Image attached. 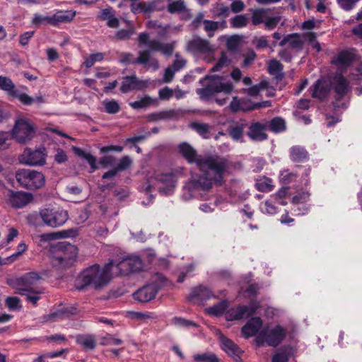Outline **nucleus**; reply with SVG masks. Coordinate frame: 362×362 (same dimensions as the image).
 <instances>
[{
    "label": "nucleus",
    "mask_w": 362,
    "mask_h": 362,
    "mask_svg": "<svg viewBox=\"0 0 362 362\" xmlns=\"http://www.w3.org/2000/svg\"><path fill=\"white\" fill-rule=\"evenodd\" d=\"M230 162L224 157L209 156L199 161V168L202 171L199 175L192 176L183 187L182 197L189 200L200 196L201 192L209 191L216 183L221 185L224 176L229 172Z\"/></svg>",
    "instance_id": "obj_1"
},
{
    "label": "nucleus",
    "mask_w": 362,
    "mask_h": 362,
    "mask_svg": "<svg viewBox=\"0 0 362 362\" xmlns=\"http://www.w3.org/2000/svg\"><path fill=\"white\" fill-rule=\"evenodd\" d=\"M139 47H146L148 49L139 52L138 57L135 61H132V54L129 52H122L119 54V62L124 64L130 63L144 65L146 69H152L156 71L158 69V61L151 57V52H160L164 55L171 56L176 46L175 42L163 43L158 39H150L149 35L144 32L138 36Z\"/></svg>",
    "instance_id": "obj_2"
},
{
    "label": "nucleus",
    "mask_w": 362,
    "mask_h": 362,
    "mask_svg": "<svg viewBox=\"0 0 362 362\" xmlns=\"http://www.w3.org/2000/svg\"><path fill=\"white\" fill-rule=\"evenodd\" d=\"M113 266V262H110L103 267L98 264L87 267L78 276V281L81 284L77 286V289L83 290L86 287H91L95 290L103 288L112 279Z\"/></svg>",
    "instance_id": "obj_3"
},
{
    "label": "nucleus",
    "mask_w": 362,
    "mask_h": 362,
    "mask_svg": "<svg viewBox=\"0 0 362 362\" xmlns=\"http://www.w3.org/2000/svg\"><path fill=\"white\" fill-rule=\"evenodd\" d=\"M207 83L202 88L197 90L202 100H209L218 93L229 94L233 89V84L221 76L206 77Z\"/></svg>",
    "instance_id": "obj_4"
},
{
    "label": "nucleus",
    "mask_w": 362,
    "mask_h": 362,
    "mask_svg": "<svg viewBox=\"0 0 362 362\" xmlns=\"http://www.w3.org/2000/svg\"><path fill=\"white\" fill-rule=\"evenodd\" d=\"M78 256V248L71 244L63 243L57 247V253L52 258L54 267L66 269L74 264Z\"/></svg>",
    "instance_id": "obj_5"
},
{
    "label": "nucleus",
    "mask_w": 362,
    "mask_h": 362,
    "mask_svg": "<svg viewBox=\"0 0 362 362\" xmlns=\"http://www.w3.org/2000/svg\"><path fill=\"white\" fill-rule=\"evenodd\" d=\"M39 216L44 225L52 228L63 226L69 218L67 211L60 207L41 209Z\"/></svg>",
    "instance_id": "obj_6"
},
{
    "label": "nucleus",
    "mask_w": 362,
    "mask_h": 362,
    "mask_svg": "<svg viewBox=\"0 0 362 362\" xmlns=\"http://www.w3.org/2000/svg\"><path fill=\"white\" fill-rule=\"evenodd\" d=\"M16 179L21 186L28 189H39L45 183V177L42 173L30 169L18 170L16 173Z\"/></svg>",
    "instance_id": "obj_7"
},
{
    "label": "nucleus",
    "mask_w": 362,
    "mask_h": 362,
    "mask_svg": "<svg viewBox=\"0 0 362 362\" xmlns=\"http://www.w3.org/2000/svg\"><path fill=\"white\" fill-rule=\"evenodd\" d=\"M214 47L206 39L194 36L186 42L185 51L197 57H209L214 52Z\"/></svg>",
    "instance_id": "obj_8"
},
{
    "label": "nucleus",
    "mask_w": 362,
    "mask_h": 362,
    "mask_svg": "<svg viewBox=\"0 0 362 362\" xmlns=\"http://www.w3.org/2000/svg\"><path fill=\"white\" fill-rule=\"evenodd\" d=\"M36 133V127L26 119L17 120L13 129V137L17 142L25 144L31 141Z\"/></svg>",
    "instance_id": "obj_9"
},
{
    "label": "nucleus",
    "mask_w": 362,
    "mask_h": 362,
    "mask_svg": "<svg viewBox=\"0 0 362 362\" xmlns=\"http://www.w3.org/2000/svg\"><path fill=\"white\" fill-rule=\"evenodd\" d=\"M286 330L280 325L263 330L257 337L258 341L265 342L273 347L279 346L285 339Z\"/></svg>",
    "instance_id": "obj_10"
},
{
    "label": "nucleus",
    "mask_w": 362,
    "mask_h": 362,
    "mask_svg": "<svg viewBox=\"0 0 362 362\" xmlns=\"http://www.w3.org/2000/svg\"><path fill=\"white\" fill-rule=\"evenodd\" d=\"M155 182L165 186L166 187L163 189L159 187V190H163L165 193H168V192L175 187L177 178L175 175L172 172L168 173H157L155 175L154 177H151L148 180L144 186V190L147 192H150L151 188L154 186Z\"/></svg>",
    "instance_id": "obj_11"
},
{
    "label": "nucleus",
    "mask_w": 362,
    "mask_h": 362,
    "mask_svg": "<svg viewBox=\"0 0 362 362\" xmlns=\"http://www.w3.org/2000/svg\"><path fill=\"white\" fill-rule=\"evenodd\" d=\"M259 308V302L252 300L249 305H239L229 309L226 314V317L228 320H242L255 314Z\"/></svg>",
    "instance_id": "obj_12"
},
{
    "label": "nucleus",
    "mask_w": 362,
    "mask_h": 362,
    "mask_svg": "<svg viewBox=\"0 0 362 362\" xmlns=\"http://www.w3.org/2000/svg\"><path fill=\"white\" fill-rule=\"evenodd\" d=\"M45 148L32 150L27 148L20 156L19 160L21 163L28 165H42L45 163Z\"/></svg>",
    "instance_id": "obj_13"
},
{
    "label": "nucleus",
    "mask_w": 362,
    "mask_h": 362,
    "mask_svg": "<svg viewBox=\"0 0 362 362\" xmlns=\"http://www.w3.org/2000/svg\"><path fill=\"white\" fill-rule=\"evenodd\" d=\"M143 262L139 256H129L115 265V269L121 275H128L141 270Z\"/></svg>",
    "instance_id": "obj_14"
},
{
    "label": "nucleus",
    "mask_w": 362,
    "mask_h": 362,
    "mask_svg": "<svg viewBox=\"0 0 362 362\" xmlns=\"http://www.w3.org/2000/svg\"><path fill=\"white\" fill-rule=\"evenodd\" d=\"M40 279L37 272H29L16 280L15 288L20 295H25V292H31L33 286Z\"/></svg>",
    "instance_id": "obj_15"
},
{
    "label": "nucleus",
    "mask_w": 362,
    "mask_h": 362,
    "mask_svg": "<svg viewBox=\"0 0 362 362\" xmlns=\"http://www.w3.org/2000/svg\"><path fill=\"white\" fill-rule=\"evenodd\" d=\"M149 80H142L135 74L127 76L122 78L120 90L123 93H127L133 90H141L149 86Z\"/></svg>",
    "instance_id": "obj_16"
},
{
    "label": "nucleus",
    "mask_w": 362,
    "mask_h": 362,
    "mask_svg": "<svg viewBox=\"0 0 362 362\" xmlns=\"http://www.w3.org/2000/svg\"><path fill=\"white\" fill-rule=\"evenodd\" d=\"M271 103L269 101L254 103L249 99H238L237 97H234L230 104V107L233 112L252 111L262 107H269Z\"/></svg>",
    "instance_id": "obj_17"
},
{
    "label": "nucleus",
    "mask_w": 362,
    "mask_h": 362,
    "mask_svg": "<svg viewBox=\"0 0 362 362\" xmlns=\"http://www.w3.org/2000/svg\"><path fill=\"white\" fill-rule=\"evenodd\" d=\"M267 124L255 122L251 123L247 132V136L253 141L261 142L268 139Z\"/></svg>",
    "instance_id": "obj_18"
},
{
    "label": "nucleus",
    "mask_w": 362,
    "mask_h": 362,
    "mask_svg": "<svg viewBox=\"0 0 362 362\" xmlns=\"http://www.w3.org/2000/svg\"><path fill=\"white\" fill-rule=\"evenodd\" d=\"M33 200V195L28 192H14L10 190L8 194V202L9 204L16 209L25 206Z\"/></svg>",
    "instance_id": "obj_19"
},
{
    "label": "nucleus",
    "mask_w": 362,
    "mask_h": 362,
    "mask_svg": "<svg viewBox=\"0 0 362 362\" xmlns=\"http://www.w3.org/2000/svg\"><path fill=\"white\" fill-rule=\"evenodd\" d=\"M159 289L160 287L157 284H148L136 291L134 293V298L142 303L148 302L156 297Z\"/></svg>",
    "instance_id": "obj_20"
},
{
    "label": "nucleus",
    "mask_w": 362,
    "mask_h": 362,
    "mask_svg": "<svg viewBox=\"0 0 362 362\" xmlns=\"http://www.w3.org/2000/svg\"><path fill=\"white\" fill-rule=\"evenodd\" d=\"M310 90L313 98L323 100L329 95L330 84L324 79H319L310 87Z\"/></svg>",
    "instance_id": "obj_21"
},
{
    "label": "nucleus",
    "mask_w": 362,
    "mask_h": 362,
    "mask_svg": "<svg viewBox=\"0 0 362 362\" xmlns=\"http://www.w3.org/2000/svg\"><path fill=\"white\" fill-rule=\"evenodd\" d=\"M179 151L189 163H195L199 168V161L203 158L197 154V151L188 143L182 142L179 145Z\"/></svg>",
    "instance_id": "obj_22"
},
{
    "label": "nucleus",
    "mask_w": 362,
    "mask_h": 362,
    "mask_svg": "<svg viewBox=\"0 0 362 362\" xmlns=\"http://www.w3.org/2000/svg\"><path fill=\"white\" fill-rule=\"evenodd\" d=\"M214 297L212 292L206 287L199 286L194 288L188 296V300L194 303L206 301Z\"/></svg>",
    "instance_id": "obj_23"
},
{
    "label": "nucleus",
    "mask_w": 362,
    "mask_h": 362,
    "mask_svg": "<svg viewBox=\"0 0 362 362\" xmlns=\"http://www.w3.org/2000/svg\"><path fill=\"white\" fill-rule=\"evenodd\" d=\"M262 320L256 317L250 319L242 328V332L246 338L255 335L262 327Z\"/></svg>",
    "instance_id": "obj_24"
},
{
    "label": "nucleus",
    "mask_w": 362,
    "mask_h": 362,
    "mask_svg": "<svg viewBox=\"0 0 362 362\" xmlns=\"http://www.w3.org/2000/svg\"><path fill=\"white\" fill-rule=\"evenodd\" d=\"M332 86L339 97H344L350 90L348 81L341 74L334 76Z\"/></svg>",
    "instance_id": "obj_25"
},
{
    "label": "nucleus",
    "mask_w": 362,
    "mask_h": 362,
    "mask_svg": "<svg viewBox=\"0 0 362 362\" xmlns=\"http://www.w3.org/2000/svg\"><path fill=\"white\" fill-rule=\"evenodd\" d=\"M99 18L101 21H106L109 28H117L119 26V21L115 16V13L112 8L102 9Z\"/></svg>",
    "instance_id": "obj_26"
},
{
    "label": "nucleus",
    "mask_w": 362,
    "mask_h": 362,
    "mask_svg": "<svg viewBox=\"0 0 362 362\" xmlns=\"http://www.w3.org/2000/svg\"><path fill=\"white\" fill-rule=\"evenodd\" d=\"M355 57L356 53L354 49L345 50L341 52L336 59L332 60V62L343 66H348L351 64Z\"/></svg>",
    "instance_id": "obj_27"
},
{
    "label": "nucleus",
    "mask_w": 362,
    "mask_h": 362,
    "mask_svg": "<svg viewBox=\"0 0 362 362\" xmlns=\"http://www.w3.org/2000/svg\"><path fill=\"white\" fill-rule=\"evenodd\" d=\"M75 14L76 13L71 10L57 11L54 15H52L54 26H56L59 23L71 21L74 19Z\"/></svg>",
    "instance_id": "obj_28"
},
{
    "label": "nucleus",
    "mask_w": 362,
    "mask_h": 362,
    "mask_svg": "<svg viewBox=\"0 0 362 362\" xmlns=\"http://www.w3.org/2000/svg\"><path fill=\"white\" fill-rule=\"evenodd\" d=\"M76 341L86 350H93L96 346V339L93 335L79 334L76 336Z\"/></svg>",
    "instance_id": "obj_29"
},
{
    "label": "nucleus",
    "mask_w": 362,
    "mask_h": 362,
    "mask_svg": "<svg viewBox=\"0 0 362 362\" xmlns=\"http://www.w3.org/2000/svg\"><path fill=\"white\" fill-rule=\"evenodd\" d=\"M159 103L158 98L145 96L140 100L130 103L129 105L135 110L144 109L151 106H157Z\"/></svg>",
    "instance_id": "obj_30"
},
{
    "label": "nucleus",
    "mask_w": 362,
    "mask_h": 362,
    "mask_svg": "<svg viewBox=\"0 0 362 362\" xmlns=\"http://www.w3.org/2000/svg\"><path fill=\"white\" fill-rule=\"evenodd\" d=\"M286 44H288L291 48L301 49L303 45V40L299 34H291L285 37L279 42L280 46H284Z\"/></svg>",
    "instance_id": "obj_31"
},
{
    "label": "nucleus",
    "mask_w": 362,
    "mask_h": 362,
    "mask_svg": "<svg viewBox=\"0 0 362 362\" xmlns=\"http://www.w3.org/2000/svg\"><path fill=\"white\" fill-rule=\"evenodd\" d=\"M265 124H267V129H269L275 134L283 132L286 129L285 120L279 117H274L269 122H265Z\"/></svg>",
    "instance_id": "obj_32"
},
{
    "label": "nucleus",
    "mask_w": 362,
    "mask_h": 362,
    "mask_svg": "<svg viewBox=\"0 0 362 362\" xmlns=\"http://www.w3.org/2000/svg\"><path fill=\"white\" fill-rule=\"evenodd\" d=\"M222 349L230 356L239 358L240 351L238 346L230 339L223 337L221 339Z\"/></svg>",
    "instance_id": "obj_33"
},
{
    "label": "nucleus",
    "mask_w": 362,
    "mask_h": 362,
    "mask_svg": "<svg viewBox=\"0 0 362 362\" xmlns=\"http://www.w3.org/2000/svg\"><path fill=\"white\" fill-rule=\"evenodd\" d=\"M167 10L171 14L187 12L188 11L183 0H168Z\"/></svg>",
    "instance_id": "obj_34"
},
{
    "label": "nucleus",
    "mask_w": 362,
    "mask_h": 362,
    "mask_svg": "<svg viewBox=\"0 0 362 362\" xmlns=\"http://www.w3.org/2000/svg\"><path fill=\"white\" fill-rule=\"evenodd\" d=\"M308 152L300 146H294L290 148V157L293 161L300 162L306 158Z\"/></svg>",
    "instance_id": "obj_35"
},
{
    "label": "nucleus",
    "mask_w": 362,
    "mask_h": 362,
    "mask_svg": "<svg viewBox=\"0 0 362 362\" xmlns=\"http://www.w3.org/2000/svg\"><path fill=\"white\" fill-rule=\"evenodd\" d=\"M16 89L14 83L9 77L0 76V90L5 91L11 97Z\"/></svg>",
    "instance_id": "obj_36"
},
{
    "label": "nucleus",
    "mask_w": 362,
    "mask_h": 362,
    "mask_svg": "<svg viewBox=\"0 0 362 362\" xmlns=\"http://www.w3.org/2000/svg\"><path fill=\"white\" fill-rule=\"evenodd\" d=\"M265 88H268V81H262L257 85L252 86L247 89H244L243 91L250 96L256 97Z\"/></svg>",
    "instance_id": "obj_37"
},
{
    "label": "nucleus",
    "mask_w": 362,
    "mask_h": 362,
    "mask_svg": "<svg viewBox=\"0 0 362 362\" xmlns=\"http://www.w3.org/2000/svg\"><path fill=\"white\" fill-rule=\"evenodd\" d=\"M268 11H269L267 9L264 8L255 10L252 16V21L253 25H257L258 24L264 23L268 16Z\"/></svg>",
    "instance_id": "obj_38"
},
{
    "label": "nucleus",
    "mask_w": 362,
    "mask_h": 362,
    "mask_svg": "<svg viewBox=\"0 0 362 362\" xmlns=\"http://www.w3.org/2000/svg\"><path fill=\"white\" fill-rule=\"evenodd\" d=\"M190 127L204 139H209L210 137L209 132V127L208 124L199 122H192L190 124Z\"/></svg>",
    "instance_id": "obj_39"
},
{
    "label": "nucleus",
    "mask_w": 362,
    "mask_h": 362,
    "mask_svg": "<svg viewBox=\"0 0 362 362\" xmlns=\"http://www.w3.org/2000/svg\"><path fill=\"white\" fill-rule=\"evenodd\" d=\"M78 154L84 158L87 162L89 163V165H90V168H91V172H93L95 170H96L97 169H98V165H97V159L96 158L92 155L91 153H86L79 148H76Z\"/></svg>",
    "instance_id": "obj_40"
},
{
    "label": "nucleus",
    "mask_w": 362,
    "mask_h": 362,
    "mask_svg": "<svg viewBox=\"0 0 362 362\" xmlns=\"http://www.w3.org/2000/svg\"><path fill=\"white\" fill-rule=\"evenodd\" d=\"M228 308V303L226 300H222L214 305V306L207 308V312L210 315L218 316L223 314Z\"/></svg>",
    "instance_id": "obj_41"
},
{
    "label": "nucleus",
    "mask_w": 362,
    "mask_h": 362,
    "mask_svg": "<svg viewBox=\"0 0 362 362\" xmlns=\"http://www.w3.org/2000/svg\"><path fill=\"white\" fill-rule=\"evenodd\" d=\"M32 23H33V24H34L36 26H40L41 25H46V24L54 25L52 16H42L39 13L35 14V16L32 20Z\"/></svg>",
    "instance_id": "obj_42"
},
{
    "label": "nucleus",
    "mask_w": 362,
    "mask_h": 362,
    "mask_svg": "<svg viewBox=\"0 0 362 362\" xmlns=\"http://www.w3.org/2000/svg\"><path fill=\"white\" fill-rule=\"evenodd\" d=\"M135 33V28L133 25H130L128 29H121L118 30L115 37L119 40H126L129 39Z\"/></svg>",
    "instance_id": "obj_43"
},
{
    "label": "nucleus",
    "mask_w": 362,
    "mask_h": 362,
    "mask_svg": "<svg viewBox=\"0 0 362 362\" xmlns=\"http://www.w3.org/2000/svg\"><path fill=\"white\" fill-rule=\"evenodd\" d=\"M148 13L155 11H162L165 8H168V0H154L153 1L147 2Z\"/></svg>",
    "instance_id": "obj_44"
},
{
    "label": "nucleus",
    "mask_w": 362,
    "mask_h": 362,
    "mask_svg": "<svg viewBox=\"0 0 362 362\" xmlns=\"http://www.w3.org/2000/svg\"><path fill=\"white\" fill-rule=\"evenodd\" d=\"M248 21V18L245 15H237L230 19V24L233 28H241L245 27Z\"/></svg>",
    "instance_id": "obj_45"
},
{
    "label": "nucleus",
    "mask_w": 362,
    "mask_h": 362,
    "mask_svg": "<svg viewBox=\"0 0 362 362\" xmlns=\"http://www.w3.org/2000/svg\"><path fill=\"white\" fill-rule=\"evenodd\" d=\"M283 69L282 64L277 60H271L269 63L268 71L269 74L276 75L278 78L279 76H281V71Z\"/></svg>",
    "instance_id": "obj_46"
},
{
    "label": "nucleus",
    "mask_w": 362,
    "mask_h": 362,
    "mask_svg": "<svg viewBox=\"0 0 362 362\" xmlns=\"http://www.w3.org/2000/svg\"><path fill=\"white\" fill-rule=\"evenodd\" d=\"M219 28L218 22L204 20V28L207 33L209 37H212L214 35V32Z\"/></svg>",
    "instance_id": "obj_47"
},
{
    "label": "nucleus",
    "mask_w": 362,
    "mask_h": 362,
    "mask_svg": "<svg viewBox=\"0 0 362 362\" xmlns=\"http://www.w3.org/2000/svg\"><path fill=\"white\" fill-rule=\"evenodd\" d=\"M104 59V54L101 52L91 54L86 58L84 65L87 68L92 67L96 62H101Z\"/></svg>",
    "instance_id": "obj_48"
},
{
    "label": "nucleus",
    "mask_w": 362,
    "mask_h": 362,
    "mask_svg": "<svg viewBox=\"0 0 362 362\" xmlns=\"http://www.w3.org/2000/svg\"><path fill=\"white\" fill-rule=\"evenodd\" d=\"M217 356L213 353H203L193 356L196 362H214Z\"/></svg>",
    "instance_id": "obj_49"
},
{
    "label": "nucleus",
    "mask_w": 362,
    "mask_h": 362,
    "mask_svg": "<svg viewBox=\"0 0 362 362\" xmlns=\"http://www.w3.org/2000/svg\"><path fill=\"white\" fill-rule=\"evenodd\" d=\"M297 178V175L294 173L289 172L288 170H284L281 172L279 179L284 184H289L295 181Z\"/></svg>",
    "instance_id": "obj_50"
},
{
    "label": "nucleus",
    "mask_w": 362,
    "mask_h": 362,
    "mask_svg": "<svg viewBox=\"0 0 362 362\" xmlns=\"http://www.w3.org/2000/svg\"><path fill=\"white\" fill-rule=\"evenodd\" d=\"M103 105L108 113H117L120 111L119 105L115 100H105Z\"/></svg>",
    "instance_id": "obj_51"
},
{
    "label": "nucleus",
    "mask_w": 362,
    "mask_h": 362,
    "mask_svg": "<svg viewBox=\"0 0 362 362\" xmlns=\"http://www.w3.org/2000/svg\"><path fill=\"white\" fill-rule=\"evenodd\" d=\"M11 98H18L25 105H30L33 103V99L25 93H21L18 89H16Z\"/></svg>",
    "instance_id": "obj_52"
},
{
    "label": "nucleus",
    "mask_w": 362,
    "mask_h": 362,
    "mask_svg": "<svg viewBox=\"0 0 362 362\" xmlns=\"http://www.w3.org/2000/svg\"><path fill=\"white\" fill-rule=\"evenodd\" d=\"M175 60L171 66V67L175 71H178L182 69L187 64V61L185 59L181 57L180 53H175Z\"/></svg>",
    "instance_id": "obj_53"
},
{
    "label": "nucleus",
    "mask_w": 362,
    "mask_h": 362,
    "mask_svg": "<svg viewBox=\"0 0 362 362\" xmlns=\"http://www.w3.org/2000/svg\"><path fill=\"white\" fill-rule=\"evenodd\" d=\"M20 298L18 297H8L6 300V306L11 310H18L21 308L20 304Z\"/></svg>",
    "instance_id": "obj_54"
},
{
    "label": "nucleus",
    "mask_w": 362,
    "mask_h": 362,
    "mask_svg": "<svg viewBox=\"0 0 362 362\" xmlns=\"http://www.w3.org/2000/svg\"><path fill=\"white\" fill-rule=\"evenodd\" d=\"M42 293V291L32 290L31 292H25L26 300L33 305H36L37 301L40 299V294Z\"/></svg>",
    "instance_id": "obj_55"
},
{
    "label": "nucleus",
    "mask_w": 362,
    "mask_h": 362,
    "mask_svg": "<svg viewBox=\"0 0 362 362\" xmlns=\"http://www.w3.org/2000/svg\"><path fill=\"white\" fill-rule=\"evenodd\" d=\"M132 163V159L129 156H125L120 159L119 163L115 167V168L118 170V172L123 171L129 168Z\"/></svg>",
    "instance_id": "obj_56"
},
{
    "label": "nucleus",
    "mask_w": 362,
    "mask_h": 362,
    "mask_svg": "<svg viewBox=\"0 0 362 362\" xmlns=\"http://www.w3.org/2000/svg\"><path fill=\"white\" fill-rule=\"evenodd\" d=\"M131 10L134 13H139L140 11L148 13V4L145 1L139 3H132L131 4Z\"/></svg>",
    "instance_id": "obj_57"
},
{
    "label": "nucleus",
    "mask_w": 362,
    "mask_h": 362,
    "mask_svg": "<svg viewBox=\"0 0 362 362\" xmlns=\"http://www.w3.org/2000/svg\"><path fill=\"white\" fill-rule=\"evenodd\" d=\"M116 158L112 156H105L100 159V165L106 168L107 167H112L115 164Z\"/></svg>",
    "instance_id": "obj_58"
},
{
    "label": "nucleus",
    "mask_w": 362,
    "mask_h": 362,
    "mask_svg": "<svg viewBox=\"0 0 362 362\" xmlns=\"http://www.w3.org/2000/svg\"><path fill=\"white\" fill-rule=\"evenodd\" d=\"M310 197V193L308 192H303L292 198V203L294 204H298L306 202Z\"/></svg>",
    "instance_id": "obj_59"
},
{
    "label": "nucleus",
    "mask_w": 362,
    "mask_h": 362,
    "mask_svg": "<svg viewBox=\"0 0 362 362\" xmlns=\"http://www.w3.org/2000/svg\"><path fill=\"white\" fill-rule=\"evenodd\" d=\"M229 135L235 141L240 139L243 134V128L241 126H236L230 128Z\"/></svg>",
    "instance_id": "obj_60"
},
{
    "label": "nucleus",
    "mask_w": 362,
    "mask_h": 362,
    "mask_svg": "<svg viewBox=\"0 0 362 362\" xmlns=\"http://www.w3.org/2000/svg\"><path fill=\"white\" fill-rule=\"evenodd\" d=\"M173 322L176 325H178L180 327H197V325L193 321H190V320H187L184 318H181V317H175L173 318Z\"/></svg>",
    "instance_id": "obj_61"
},
{
    "label": "nucleus",
    "mask_w": 362,
    "mask_h": 362,
    "mask_svg": "<svg viewBox=\"0 0 362 362\" xmlns=\"http://www.w3.org/2000/svg\"><path fill=\"white\" fill-rule=\"evenodd\" d=\"M280 20L281 18L279 16L269 17L267 16V19L264 22L265 28L269 30L274 29L277 25Z\"/></svg>",
    "instance_id": "obj_62"
},
{
    "label": "nucleus",
    "mask_w": 362,
    "mask_h": 362,
    "mask_svg": "<svg viewBox=\"0 0 362 362\" xmlns=\"http://www.w3.org/2000/svg\"><path fill=\"white\" fill-rule=\"evenodd\" d=\"M240 43V39L238 36H232L226 41V46L230 50H235L238 49Z\"/></svg>",
    "instance_id": "obj_63"
},
{
    "label": "nucleus",
    "mask_w": 362,
    "mask_h": 362,
    "mask_svg": "<svg viewBox=\"0 0 362 362\" xmlns=\"http://www.w3.org/2000/svg\"><path fill=\"white\" fill-rule=\"evenodd\" d=\"M158 95L160 100H168L173 96V89L168 87H165L159 90Z\"/></svg>",
    "instance_id": "obj_64"
}]
</instances>
